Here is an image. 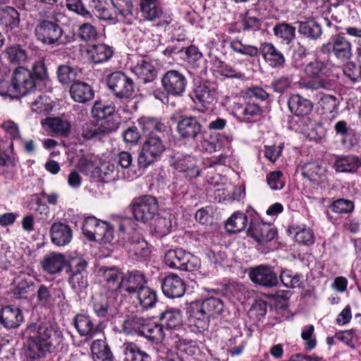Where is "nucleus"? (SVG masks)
<instances>
[{
	"label": "nucleus",
	"mask_w": 361,
	"mask_h": 361,
	"mask_svg": "<svg viewBox=\"0 0 361 361\" xmlns=\"http://www.w3.org/2000/svg\"><path fill=\"white\" fill-rule=\"evenodd\" d=\"M63 341L62 332L56 326L42 324L38 327L37 336L27 341L26 355L31 359L40 358L47 352L58 349Z\"/></svg>",
	"instance_id": "obj_1"
},
{
	"label": "nucleus",
	"mask_w": 361,
	"mask_h": 361,
	"mask_svg": "<svg viewBox=\"0 0 361 361\" xmlns=\"http://www.w3.org/2000/svg\"><path fill=\"white\" fill-rule=\"evenodd\" d=\"M165 264L172 269L192 271L200 266V259L183 249L169 250L164 256Z\"/></svg>",
	"instance_id": "obj_2"
},
{
	"label": "nucleus",
	"mask_w": 361,
	"mask_h": 361,
	"mask_svg": "<svg viewBox=\"0 0 361 361\" xmlns=\"http://www.w3.org/2000/svg\"><path fill=\"white\" fill-rule=\"evenodd\" d=\"M165 146L159 136L150 133L143 143L137 162L140 167L146 168L157 161L164 152Z\"/></svg>",
	"instance_id": "obj_3"
},
{
	"label": "nucleus",
	"mask_w": 361,
	"mask_h": 361,
	"mask_svg": "<svg viewBox=\"0 0 361 361\" xmlns=\"http://www.w3.org/2000/svg\"><path fill=\"white\" fill-rule=\"evenodd\" d=\"M352 43L343 35L333 36L331 40L322 44L320 51L324 54L332 52L334 57L340 62L345 63L353 56Z\"/></svg>",
	"instance_id": "obj_4"
},
{
	"label": "nucleus",
	"mask_w": 361,
	"mask_h": 361,
	"mask_svg": "<svg viewBox=\"0 0 361 361\" xmlns=\"http://www.w3.org/2000/svg\"><path fill=\"white\" fill-rule=\"evenodd\" d=\"M35 88V79L32 73L23 67L16 68L12 77L10 96L25 95Z\"/></svg>",
	"instance_id": "obj_5"
},
{
	"label": "nucleus",
	"mask_w": 361,
	"mask_h": 361,
	"mask_svg": "<svg viewBox=\"0 0 361 361\" xmlns=\"http://www.w3.org/2000/svg\"><path fill=\"white\" fill-rule=\"evenodd\" d=\"M158 211V203L154 197L143 196L133 202V212L137 221L147 222L154 218Z\"/></svg>",
	"instance_id": "obj_6"
},
{
	"label": "nucleus",
	"mask_w": 361,
	"mask_h": 361,
	"mask_svg": "<svg viewBox=\"0 0 361 361\" xmlns=\"http://www.w3.org/2000/svg\"><path fill=\"white\" fill-rule=\"evenodd\" d=\"M326 64L321 61L310 62L304 69L305 74L313 80L305 83L304 87L310 90L328 89L329 82L321 78L326 74Z\"/></svg>",
	"instance_id": "obj_7"
},
{
	"label": "nucleus",
	"mask_w": 361,
	"mask_h": 361,
	"mask_svg": "<svg viewBox=\"0 0 361 361\" xmlns=\"http://www.w3.org/2000/svg\"><path fill=\"white\" fill-rule=\"evenodd\" d=\"M107 85L118 98H130L134 92L133 80L121 72L111 73L107 78Z\"/></svg>",
	"instance_id": "obj_8"
},
{
	"label": "nucleus",
	"mask_w": 361,
	"mask_h": 361,
	"mask_svg": "<svg viewBox=\"0 0 361 361\" xmlns=\"http://www.w3.org/2000/svg\"><path fill=\"white\" fill-rule=\"evenodd\" d=\"M147 283L146 277L141 271H128L123 274L118 294L124 296L135 295Z\"/></svg>",
	"instance_id": "obj_9"
},
{
	"label": "nucleus",
	"mask_w": 361,
	"mask_h": 361,
	"mask_svg": "<svg viewBox=\"0 0 361 361\" xmlns=\"http://www.w3.org/2000/svg\"><path fill=\"white\" fill-rule=\"evenodd\" d=\"M188 323L191 330L196 334H208L210 317L204 314L200 305L195 302L188 308Z\"/></svg>",
	"instance_id": "obj_10"
},
{
	"label": "nucleus",
	"mask_w": 361,
	"mask_h": 361,
	"mask_svg": "<svg viewBox=\"0 0 361 361\" xmlns=\"http://www.w3.org/2000/svg\"><path fill=\"white\" fill-rule=\"evenodd\" d=\"M162 85L168 94L180 96L187 86L185 77L177 71H167L162 78Z\"/></svg>",
	"instance_id": "obj_11"
},
{
	"label": "nucleus",
	"mask_w": 361,
	"mask_h": 361,
	"mask_svg": "<svg viewBox=\"0 0 361 361\" xmlns=\"http://www.w3.org/2000/svg\"><path fill=\"white\" fill-rule=\"evenodd\" d=\"M247 235L257 242L264 244L272 240L276 236V231L270 224L258 219H252L247 229Z\"/></svg>",
	"instance_id": "obj_12"
},
{
	"label": "nucleus",
	"mask_w": 361,
	"mask_h": 361,
	"mask_svg": "<svg viewBox=\"0 0 361 361\" xmlns=\"http://www.w3.org/2000/svg\"><path fill=\"white\" fill-rule=\"evenodd\" d=\"M249 276L253 283L267 288L276 286L278 283L276 273L269 266L260 265L252 268Z\"/></svg>",
	"instance_id": "obj_13"
},
{
	"label": "nucleus",
	"mask_w": 361,
	"mask_h": 361,
	"mask_svg": "<svg viewBox=\"0 0 361 361\" xmlns=\"http://www.w3.org/2000/svg\"><path fill=\"white\" fill-rule=\"evenodd\" d=\"M35 35L43 43L51 44L59 39L62 35V30L53 22L42 20L36 26Z\"/></svg>",
	"instance_id": "obj_14"
},
{
	"label": "nucleus",
	"mask_w": 361,
	"mask_h": 361,
	"mask_svg": "<svg viewBox=\"0 0 361 361\" xmlns=\"http://www.w3.org/2000/svg\"><path fill=\"white\" fill-rule=\"evenodd\" d=\"M180 136L186 140H195L203 131L200 121L193 116L181 118L177 126Z\"/></svg>",
	"instance_id": "obj_15"
},
{
	"label": "nucleus",
	"mask_w": 361,
	"mask_h": 361,
	"mask_svg": "<svg viewBox=\"0 0 361 361\" xmlns=\"http://www.w3.org/2000/svg\"><path fill=\"white\" fill-rule=\"evenodd\" d=\"M106 288L118 293L123 273L116 267H102L98 271Z\"/></svg>",
	"instance_id": "obj_16"
},
{
	"label": "nucleus",
	"mask_w": 361,
	"mask_h": 361,
	"mask_svg": "<svg viewBox=\"0 0 361 361\" xmlns=\"http://www.w3.org/2000/svg\"><path fill=\"white\" fill-rule=\"evenodd\" d=\"M173 159L174 161L171 164L177 171L183 173L187 177L195 178L200 175V171L194 157L176 154Z\"/></svg>",
	"instance_id": "obj_17"
},
{
	"label": "nucleus",
	"mask_w": 361,
	"mask_h": 361,
	"mask_svg": "<svg viewBox=\"0 0 361 361\" xmlns=\"http://www.w3.org/2000/svg\"><path fill=\"white\" fill-rule=\"evenodd\" d=\"M161 288L164 294L169 298H180L185 290L183 281L176 274L166 276L162 281Z\"/></svg>",
	"instance_id": "obj_18"
},
{
	"label": "nucleus",
	"mask_w": 361,
	"mask_h": 361,
	"mask_svg": "<svg viewBox=\"0 0 361 361\" xmlns=\"http://www.w3.org/2000/svg\"><path fill=\"white\" fill-rule=\"evenodd\" d=\"M133 71L144 82L153 81L157 75L153 61L147 57L140 59L133 68Z\"/></svg>",
	"instance_id": "obj_19"
},
{
	"label": "nucleus",
	"mask_w": 361,
	"mask_h": 361,
	"mask_svg": "<svg viewBox=\"0 0 361 361\" xmlns=\"http://www.w3.org/2000/svg\"><path fill=\"white\" fill-rule=\"evenodd\" d=\"M23 321L21 310L13 306H6L0 312V322L7 329L18 327Z\"/></svg>",
	"instance_id": "obj_20"
},
{
	"label": "nucleus",
	"mask_w": 361,
	"mask_h": 361,
	"mask_svg": "<svg viewBox=\"0 0 361 361\" xmlns=\"http://www.w3.org/2000/svg\"><path fill=\"white\" fill-rule=\"evenodd\" d=\"M63 297L61 290L53 286H47L41 284L37 290V302L42 306H50Z\"/></svg>",
	"instance_id": "obj_21"
},
{
	"label": "nucleus",
	"mask_w": 361,
	"mask_h": 361,
	"mask_svg": "<svg viewBox=\"0 0 361 361\" xmlns=\"http://www.w3.org/2000/svg\"><path fill=\"white\" fill-rule=\"evenodd\" d=\"M360 166L361 158L353 154L338 156L334 164V169L340 173H355Z\"/></svg>",
	"instance_id": "obj_22"
},
{
	"label": "nucleus",
	"mask_w": 361,
	"mask_h": 361,
	"mask_svg": "<svg viewBox=\"0 0 361 361\" xmlns=\"http://www.w3.org/2000/svg\"><path fill=\"white\" fill-rule=\"evenodd\" d=\"M51 238L54 244L58 246L68 245L72 239V230L62 223H54L51 227Z\"/></svg>",
	"instance_id": "obj_23"
},
{
	"label": "nucleus",
	"mask_w": 361,
	"mask_h": 361,
	"mask_svg": "<svg viewBox=\"0 0 361 361\" xmlns=\"http://www.w3.org/2000/svg\"><path fill=\"white\" fill-rule=\"evenodd\" d=\"M73 324L81 336L92 338L97 332V328L90 317L86 314H76L73 319Z\"/></svg>",
	"instance_id": "obj_24"
},
{
	"label": "nucleus",
	"mask_w": 361,
	"mask_h": 361,
	"mask_svg": "<svg viewBox=\"0 0 361 361\" xmlns=\"http://www.w3.org/2000/svg\"><path fill=\"white\" fill-rule=\"evenodd\" d=\"M71 98L76 102L85 103L90 101L94 97L92 87L86 82H74L70 88Z\"/></svg>",
	"instance_id": "obj_25"
},
{
	"label": "nucleus",
	"mask_w": 361,
	"mask_h": 361,
	"mask_svg": "<svg viewBox=\"0 0 361 361\" xmlns=\"http://www.w3.org/2000/svg\"><path fill=\"white\" fill-rule=\"evenodd\" d=\"M195 97L203 106L207 107L215 100V85L211 82L200 84L195 89Z\"/></svg>",
	"instance_id": "obj_26"
},
{
	"label": "nucleus",
	"mask_w": 361,
	"mask_h": 361,
	"mask_svg": "<svg viewBox=\"0 0 361 361\" xmlns=\"http://www.w3.org/2000/svg\"><path fill=\"white\" fill-rule=\"evenodd\" d=\"M42 126L52 133L66 135L71 130L70 123L59 117H49L41 121Z\"/></svg>",
	"instance_id": "obj_27"
},
{
	"label": "nucleus",
	"mask_w": 361,
	"mask_h": 361,
	"mask_svg": "<svg viewBox=\"0 0 361 361\" xmlns=\"http://www.w3.org/2000/svg\"><path fill=\"white\" fill-rule=\"evenodd\" d=\"M113 6L116 9L118 13L116 18L118 20L123 21L131 24L135 19L133 12V5L130 0H111Z\"/></svg>",
	"instance_id": "obj_28"
},
{
	"label": "nucleus",
	"mask_w": 361,
	"mask_h": 361,
	"mask_svg": "<svg viewBox=\"0 0 361 361\" xmlns=\"http://www.w3.org/2000/svg\"><path fill=\"white\" fill-rule=\"evenodd\" d=\"M262 54L264 60L272 67H279L285 62L283 54L271 43H264L261 47Z\"/></svg>",
	"instance_id": "obj_29"
},
{
	"label": "nucleus",
	"mask_w": 361,
	"mask_h": 361,
	"mask_svg": "<svg viewBox=\"0 0 361 361\" xmlns=\"http://www.w3.org/2000/svg\"><path fill=\"white\" fill-rule=\"evenodd\" d=\"M290 111L298 116L308 114L312 109V102L298 94L292 95L288 99Z\"/></svg>",
	"instance_id": "obj_30"
},
{
	"label": "nucleus",
	"mask_w": 361,
	"mask_h": 361,
	"mask_svg": "<svg viewBox=\"0 0 361 361\" xmlns=\"http://www.w3.org/2000/svg\"><path fill=\"white\" fill-rule=\"evenodd\" d=\"M65 262V257L61 253L51 252L47 255L42 262L43 269L49 274H56L61 271Z\"/></svg>",
	"instance_id": "obj_31"
},
{
	"label": "nucleus",
	"mask_w": 361,
	"mask_h": 361,
	"mask_svg": "<svg viewBox=\"0 0 361 361\" xmlns=\"http://www.w3.org/2000/svg\"><path fill=\"white\" fill-rule=\"evenodd\" d=\"M200 305V307L202 309L204 314L210 318H214L220 315L224 309L223 302L216 298L210 297L203 301H195Z\"/></svg>",
	"instance_id": "obj_32"
},
{
	"label": "nucleus",
	"mask_w": 361,
	"mask_h": 361,
	"mask_svg": "<svg viewBox=\"0 0 361 361\" xmlns=\"http://www.w3.org/2000/svg\"><path fill=\"white\" fill-rule=\"evenodd\" d=\"M296 28L290 24L282 23L276 24L274 28V34L281 43L290 44L295 37Z\"/></svg>",
	"instance_id": "obj_33"
},
{
	"label": "nucleus",
	"mask_w": 361,
	"mask_h": 361,
	"mask_svg": "<svg viewBox=\"0 0 361 361\" xmlns=\"http://www.w3.org/2000/svg\"><path fill=\"white\" fill-rule=\"evenodd\" d=\"M125 361H150V357L133 343L123 345Z\"/></svg>",
	"instance_id": "obj_34"
},
{
	"label": "nucleus",
	"mask_w": 361,
	"mask_h": 361,
	"mask_svg": "<svg viewBox=\"0 0 361 361\" xmlns=\"http://www.w3.org/2000/svg\"><path fill=\"white\" fill-rule=\"evenodd\" d=\"M119 126V122L114 118L103 121L101 125L94 130H84L82 136L85 139H91L98 134H106L116 130Z\"/></svg>",
	"instance_id": "obj_35"
},
{
	"label": "nucleus",
	"mask_w": 361,
	"mask_h": 361,
	"mask_svg": "<svg viewBox=\"0 0 361 361\" xmlns=\"http://www.w3.org/2000/svg\"><path fill=\"white\" fill-rule=\"evenodd\" d=\"M88 54L95 63L108 61L112 56L111 48L104 44H94L88 50Z\"/></svg>",
	"instance_id": "obj_36"
},
{
	"label": "nucleus",
	"mask_w": 361,
	"mask_h": 361,
	"mask_svg": "<svg viewBox=\"0 0 361 361\" xmlns=\"http://www.w3.org/2000/svg\"><path fill=\"white\" fill-rule=\"evenodd\" d=\"M160 320L163 326L168 329H175L179 326L183 322V316L180 310L168 309L160 314Z\"/></svg>",
	"instance_id": "obj_37"
},
{
	"label": "nucleus",
	"mask_w": 361,
	"mask_h": 361,
	"mask_svg": "<svg viewBox=\"0 0 361 361\" xmlns=\"http://www.w3.org/2000/svg\"><path fill=\"white\" fill-rule=\"evenodd\" d=\"M140 305L143 309L153 307L157 302L156 292L146 285L135 295Z\"/></svg>",
	"instance_id": "obj_38"
},
{
	"label": "nucleus",
	"mask_w": 361,
	"mask_h": 361,
	"mask_svg": "<svg viewBox=\"0 0 361 361\" xmlns=\"http://www.w3.org/2000/svg\"><path fill=\"white\" fill-rule=\"evenodd\" d=\"M4 54L8 61L14 65L23 63L28 59L26 50L20 45H13L7 47L4 50Z\"/></svg>",
	"instance_id": "obj_39"
},
{
	"label": "nucleus",
	"mask_w": 361,
	"mask_h": 361,
	"mask_svg": "<svg viewBox=\"0 0 361 361\" xmlns=\"http://www.w3.org/2000/svg\"><path fill=\"white\" fill-rule=\"evenodd\" d=\"M298 25V32L300 34L313 39H317L322 34V30L319 24L314 20L306 22H296Z\"/></svg>",
	"instance_id": "obj_40"
},
{
	"label": "nucleus",
	"mask_w": 361,
	"mask_h": 361,
	"mask_svg": "<svg viewBox=\"0 0 361 361\" xmlns=\"http://www.w3.org/2000/svg\"><path fill=\"white\" fill-rule=\"evenodd\" d=\"M141 13L147 20H154L162 13L161 9L154 0H142L140 3Z\"/></svg>",
	"instance_id": "obj_41"
},
{
	"label": "nucleus",
	"mask_w": 361,
	"mask_h": 361,
	"mask_svg": "<svg viewBox=\"0 0 361 361\" xmlns=\"http://www.w3.org/2000/svg\"><path fill=\"white\" fill-rule=\"evenodd\" d=\"M95 231H94V236L91 240L99 242V243H110L113 238V231L111 226L104 221L99 220V224L97 225Z\"/></svg>",
	"instance_id": "obj_42"
},
{
	"label": "nucleus",
	"mask_w": 361,
	"mask_h": 361,
	"mask_svg": "<svg viewBox=\"0 0 361 361\" xmlns=\"http://www.w3.org/2000/svg\"><path fill=\"white\" fill-rule=\"evenodd\" d=\"M295 240L302 245H310L315 241L312 230L305 226H298L293 228Z\"/></svg>",
	"instance_id": "obj_43"
},
{
	"label": "nucleus",
	"mask_w": 361,
	"mask_h": 361,
	"mask_svg": "<svg viewBox=\"0 0 361 361\" xmlns=\"http://www.w3.org/2000/svg\"><path fill=\"white\" fill-rule=\"evenodd\" d=\"M247 216L240 212L233 214L227 221L226 228L231 233L240 232L245 229Z\"/></svg>",
	"instance_id": "obj_44"
},
{
	"label": "nucleus",
	"mask_w": 361,
	"mask_h": 361,
	"mask_svg": "<svg viewBox=\"0 0 361 361\" xmlns=\"http://www.w3.org/2000/svg\"><path fill=\"white\" fill-rule=\"evenodd\" d=\"M0 16L2 25L13 28L19 24V13L13 7H6L0 11Z\"/></svg>",
	"instance_id": "obj_45"
},
{
	"label": "nucleus",
	"mask_w": 361,
	"mask_h": 361,
	"mask_svg": "<svg viewBox=\"0 0 361 361\" xmlns=\"http://www.w3.org/2000/svg\"><path fill=\"white\" fill-rule=\"evenodd\" d=\"M316 100L319 107L329 113L336 110L339 104L338 98L331 94L319 93L316 95Z\"/></svg>",
	"instance_id": "obj_46"
},
{
	"label": "nucleus",
	"mask_w": 361,
	"mask_h": 361,
	"mask_svg": "<svg viewBox=\"0 0 361 361\" xmlns=\"http://www.w3.org/2000/svg\"><path fill=\"white\" fill-rule=\"evenodd\" d=\"M172 228V216L170 214L158 217L155 221L154 229L160 235H166Z\"/></svg>",
	"instance_id": "obj_47"
},
{
	"label": "nucleus",
	"mask_w": 361,
	"mask_h": 361,
	"mask_svg": "<svg viewBox=\"0 0 361 361\" xmlns=\"http://www.w3.org/2000/svg\"><path fill=\"white\" fill-rule=\"evenodd\" d=\"M94 312L98 317H106L108 314L109 303L107 298L103 295H96L92 298Z\"/></svg>",
	"instance_id": "obj_48"
},
{
	"label": "nucleus",
	"mask_w": 361,
	"mask_h": 361,
	"mask_svg": "<svg viewBox=\"0 0 361 361\" xmlns=\"http://www.w3.org/2000/svg\"><path fill=\"white\" fill-rule=\"evenodd\" d=\"M354 202L346 199H338L334 201L330 208L332 212L339 214H349L354 209Z\"/></svg>",
	"instance_id": "obj_49"
},
{
	"label": "nucleus",
	"mask_w": 361,
	"mask_h": 361,
	"mask_svg": "<svg viewBox=\"0 0 361 361\" xmlns=\"http://www.w3.org/2000/svg\"><path fill=\"white\" fill-rule=\"evenodd\" d=\"M323 169L315 164H307L303 168L302 174L310 181L319 183L323 175Z\"/></svg>",
	"instance_id": "obj_50"
},
{
	"label": "nucleus",
	"mask_w": 361,
	"mask_h": 361,
	"mask_svg": "<svg viewBox=\"0 0 361 361\" xmlns=\"http://www.w3.org/2000/svg\"><path fill=\"white\" fill-rule=\"evenodd\" d=\"M230 47L235 52L239 53L243 55H247L250 56H255L258 53V49L256 47L247 44H243L241 41L238 39H233L230 43Z\"/></svg>",
	"instance_id": "obj_51"
},
{
	"label": "nucleus",
	"mask_w": 361,
	"mask_h": 361,
	"mask_svg": "<svg viewBox=\"0 0 361 361\" xmlns=\"http://www.w3.org/2000/svg\"><path fill=\"white\" fill-rule=\"evenodd\" d=\"M115 171L116 166L114 164L109 161H104L99 166H97L96 176L108 181L114 178Z\"/></svg>",
	"instance_id": "obj_52"
},
{
	"label": "nucleus",
	"mask_w": 361,
	"mask_h": 361,
	"mask_svg": "<svg viewBox=\"0 0 361 361\" xmlns=\"http://www.w3.org/2000/svg\"><path fill=\"white\" fill-rule=\"evenodd\" d=\"M114 112V107L113 106L107 105L100 102H95L92 109V116L98 119H104L112 115Z\"/></svg>",
	"instance_id": "obj_53"
},
{
	"label": "nucleus",
	"mask_w": 361,
	"mask_h": 361,
	"mask_svg": "<svg viewBox=\"0 0 361 361\" xmlns=\"http://www.w3.org/2000/svg\"><path fill=\"white\" fill-rule=\"evenodd\" d=\"M58 78L63 84H68L74 81L77 76L76 70L68 66H60L58 68Z\"/></svg>",
	"instance_id": "obj_54"
},
{
	"label": "nucleus",
	"mask_w": 361,
	"mask_h": 361,
	"mask_svg": "<svg viewBox=\"0 0 361 361\" xmlns=\"http://www.w3.org/2000/svg\"><path fill=\"white\" fill-rule=\"evenodd\" d=\"M129 251L137 257H145L150 252L147 242L142 239L133 240L130 245Z\"/></svg>",
	"instance_id": "obj_55"
},
{
	"label": "nucleus",
	"mask_w": 361,
	"mask_h": 361,
	"mask_svg": "<svg viewBox=\"0 0 361 361\" xmlns=\"http://www.w3.org/2000/svg\"><path fill=\"white\" fill-rule=\"evenodd\" d=\"M94 4L93 11L97 17L104 20H113L114 19L112 12L107 8L105 3L97 1Z\"/></svg>",
	"instance_id": "obj_56"
},
{
	"label": "nucleus",
	"mask_w": 361,
	"mask_h": 361,
	"mask_svg": "<svg viewBox=\"0 0 361 361\" xmlns=\"http://www.w3.org/2000/svg\"><path fill=\"white\" fill-rule=\"evenodd\" d=\"M164 336L163 324H159L152 322L146 338L153 342L159 343L162 341Z\"/></svg>",
	"instance_id": "obj_57"
},
{
	"label": "nucleus",
	"mask_w": 361,
	"mask_h": 361,
	"mask_svg": "<svg viewBox=\"0 0 361 361\" xmlns=\"http://www.w3.org/2000/svg\"><path fill=\"white\" fill-rule=\"evenodd\" d=\"M69 283L76 292H82L88 285L87 275L70 274Z\"/></svg>",
	"instance_id": "obj_58"
},
{
	"label": "nucleus",
	"mask_w": 361,
	"mask_h": 361,
	"mask_svg": "<svg viewBox=\"0 0 361 361\" xmlns=\"http://www.w3.org/2000/svg\"><path fill=\"white\" fill-rule=\"evenodd\" d=\"M99 224V219L93 216H88L85 218L82 222V231L84 235L89 240H92L94 236V231Z\"/></svg>",
	"instance_id": "obj_59"
},
{
	"label": "nucleus",
	"mask_w": 361,
	"mask_h": 361,
	"mask_svg": "<svg viewBox=\"0 0 361 361\" xmlns=\"http://www.w3.org/2000/svg\"><path fill=\"white\" fill-rule=\"evenodd\" d=\"M96 28L90 23H84L80 26L79 36L85 41L94 40L97 37Z\"/></svg>",
	"instance_id": "obj_60"
},
{
	"label": "nucleus",
	"mask_w": 361,
	"mask_h": 361,
	"mask_svg": "<svg viewBox=\"0 0 361 361\" xmlns=\"http://www.w3.org/2000/svg\"><path fill=\"white\" fill-rule=\"evenodd\" d=\"M267 181L271 189L281 190L284 186L282 173L279 171L271 172L267 175Z\"/></svg>",
	"instance_id": "obj_61"
},
{
	"label": "nucleus",
	"mask_w": 361,
	"mask_h": 361,
	"mask_svg": "<svg viewBox=\"0 0 361 361\" xmlns=\"http://www.w3.org/2000/svg\"><path fill=\"white\" fill-rule=\"evenodd\" d=\"M308 123L307 125V136L312 140L321 139L324 135V129L322 125L312 121L310 118H307Z\"/></svg>",
	"instance_id": "obj_62"
},
{
	"label": "nucleus",
	"mask_w": 361,
	"mask_h": 361,
	"mask_svg": "<svg viewBox=\"0 0 361 361\" xmlns=\"http://www.w3.org/2000/svg\"><path fill=\"white\" fill-rule=\"evenodd\" d=\"M280 279L283 286L286 288H295L300 281V277L288 270L282 271L280 274Z\"/></svg>",
	"instance_id": "obj_63"
},
{
	"label": "nucleus",
	"mask_w": 361,
	"mask_h": 361,
	"mask_svg": "<svg viewBox=\"0 0 361 361\" xmlns=\"http://www.w3.org/2000/svg\"><path fill=\"white\" fill-rule=\"evenodd\" d=\"M217 71L226 78H240L243 74L235 69L232 66L220 61L217 66Z\"/></svg>",
	"instance_id": "obj_64"
}]
</instances>
